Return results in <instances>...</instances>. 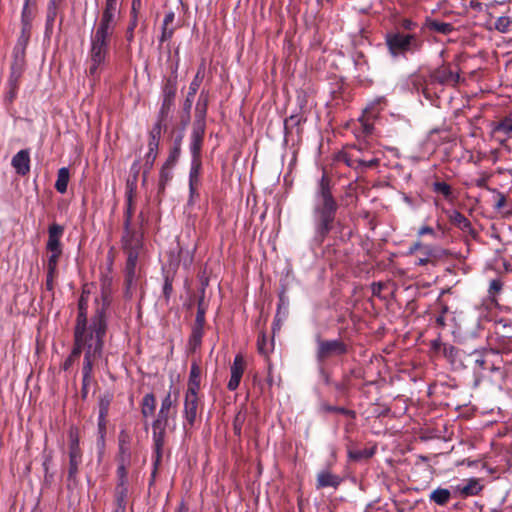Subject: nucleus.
Masks as SVG:
<instances>
[{
	"label": "nucleus",
	"mask_w": 512,
	"mask_h": 512,
	"mask_svg": "<svg viewBox=\"0 0 512 512\" xmlns=\"http://www.w3.org/2000/svg\"><path fill=\"white\" fill-rule=\"evenodd\" d=\"M96 309L90 323L76 322L74 329V346L80 352L84 351L82 375H84V386L92 380V373L95 360L102 357L104 337L107 331L106 311L111 304L110 295L103 291L101 303L96 300Z\"/></svg>",
	"instance_id": "f257e3e1"
},
{
	"label": "nucleus",
	"mask_w": 512,
	"mask_h": 512,
	"mask_svg": "<svg viewBox=\"0 0 512 512\" xmlns=\"http://www.w3.org/2000/svg\"><path fill=\"white\" fill-rule=\"evenodd\" d=\"M339 205L332 193V180L324 172L318 180L312 209L314 234L313 246H321L334 227Z\"/></svg>",
	"instance_id": "f03ea898"
},
{
	"label": "nucleus",
	"mask_w": 512,
	"mask_h": 512,
	"mask_svg": "<svg viewBox=\"0 0 512 512\" xmlns=\"http://www.w3.org/2000/svg\"><path fill=\"white\" fill-rule=\"evenodd\" d=\"M115 28V26L98 22L94 33L91 35L88 76L91 77L93 81L99 79L100 68L106 63L109 54L110 39Z\"/></svg>",
	"instance_id": "7ed1b4c3"
},
{
	"label": "nucleus",
	"mask_w": 512,
	"mask_h": 512,
	"mask_svg": "<svg viewBox=\"0 0 512 512\" xmlns=\"http://www.w3.org/2000/svg\"><path fill=\"white\" fill-rule=\"evenodd\" d=\"M205 134V123L203 120H195L193 122L191 141H190V152L192 155L191 167L189 172V182L199 183V175L201 170V150L204 141Z\"/></svg>",
	"instance_id": "20e7f679"
},
{
	"label": "nucleus",
	"mask_w": 512,
	"mask_h": 512,
	"mask_svg": "<svg viewBox=\"0 0 512 512\" xmlns=\"http://www.w3.org/2000/svg\"><path fill=\"white\" fill-rule=\"evenodd\" d=\"M385 40L393 57L404 56L408 52H416L422 46V41L413 33L405 34L400 31H392L386 34Z\"/></svg>",
	"instance_id": "39448f33"
},
{
	"label": "nucleus",
	"mask_w": 512,
	"mask_h": 512,
	"mask_svg": "<svg viewBox=\"0 0 512 512\" xmlns=\"http://www.w3.org/2000/svg\"><path fill=\"white\" fill-rule=\"evenodd\" d=\"M317 344L315 357L319 365H323L329 359L340 357L348 352L347 344L341 339H323L320 335L315 337Z\"/></svg>",
	"instance_id": "423d86ee"
},
{
	"label": "nucleus",
	"mask_w": 512,
	"mask_h": 512,
	"mask_svg": "<svg viewBox=\"0 0 512 512\" xmlns=\"http://www.w3.org/2000/svg\"><path fill=\"white\" fill-rule=\"evenodd\" d=\"M177 92V76H171L166 79L162 89L163 101L159 110V118L167 119Z\"/></svg>",
	"instance_id": "0eeeda50"
},
{
	"label": "nucleus",
	"mask_w": 512,
	"mask_h": 512,
	"mask_svg": "<svg viewBox=\"0 0 512 512\" xmlns=\"http://www.w3.org/2000/svg\"><path fill=\"white\" fill-rule=\"evenodd\" d=\"M433 82L440 85L456 86L460 81L459 69L454 70L450 64H443L430 75Z\"/></svg>",
	"instance_id": "6e6552de"
},
{
	"label": "nucleus",
	"mask_w": 512,
	"mask_h": 512,
	"mask_svg": "<svg viewBox=\"0 0 512 512\" xmlns=\"http://www.w3.org/2000/svg\"><path fill=\"white\" fill-rule=\"evenodd\" d=\"M167 423L155 422L152 423L153 428V442H154V470L152 476L154 477L157 467L162 458V449L165 443V432Z\"/></svg>",
	"instance_id": "1a4fd4ad"
},
{
	"label": "nucleus",
	"mask_w": 512,
	"mask_h": 512,
	"mask_svg": "<svg viewBox=\"0 0 512 512\" xmlns=\"http://www.w3.org/2000/svg\"><path fill=\"white\" fill-rule=\"evenodd\" d=\"M422 257L418 258L416 264L424 266L429 263L436 265L438 261H442L451 256V252L437 245H427L422 248Z\"/></svg>",
	"instance_id": "9d476101"
},
{
	"label": "nucleus",
	"mask_w": 512,
	"mask_h": 512,
	"mask_svg": "<svg viewBox=\"0 0 512 512\" xmlns=\"http://www.w3.org/2000/svg\"><path fill=\"white\" fill-rule=\"evenodd\" d=\"M486 350L475 349L472 352L463 354L461 365L464 368H471L475 374L480 373L486 369Z\"/></svg>",
	"instance_id": "9b49d317"
},
{
	"label": "nucleus",
	"mask_w": 512,
	"mask_h": 512,
	"mask_svg": "<svg viewBox=\"0 0 512 512\" xmlns=\"http://www.w3.org/2000/svg\"><path fill=\"white\" fill-rule=\"evenodd\" d=\"M204 293L205 289L203 288L202 296L198 300L195 323L192 328L191 340L194 341L195 344H199L201 342L205 325L206 305L204 302Z\"/></svg>",
	"instance_id": "f8f14e48"
},
{
	"label": "nucleus",
	"mask_w": 512,
	"mask_h": 512,
	"mask_svg": "<svg viewBox=\"0 0 512 512\" xmlns=\"http://www.w3.org/2000/svg\"><path fill=\"white\" fill-rule=\"evenodd\" d=\"M122 244L125 251L139 252L142 248V234L131 224L128 227L124 225Z\"/></svg>",
	"instance_id": "ddd939ff"
},
{
	"label": "nucleus",
	"mask_w": 512,
	"mask_h": 512,
	"mask_svg": "<svg viewBox=\"0 0 512 512\" xmlns=\"http://www.w3.org/2000/svg\"><path fill=\"white\" fill-rule=\"evenodd\" d=\"M383 102L382 98H378L375 101L371 102L365 109L364 115L360 118V122L362 124L363 132L366 135H369L373 131V124L370 122V119H374L380 113L381 108H378Z\"/></svg>",
	"instance_id": "4468645a"
},
{
	"label": "nucleus",
	"mask_w": 512,
	"mask_h": 512,
	"mask_svg": "<svg viewBox=\"0 0 512 512\" xmlns=\"http://www.w3.org/2000/svg\"><path fill=\"white\" fill-rule=\"evenodd\" d=\"M127 261L125 266V285L127 293L135 286L136 280V264L139 252L126 251Z\"/></svg>",
	"instance_id": "2eb2a0df"
},
{
	"label": "nucleus",
	"mask_w": 512,
	"mask_h": 512,
	"mask_svg": "<svg viewBox=\"0 0 512 512\" xmlns=\"http://www.w3.org/2000/svg\"><path fill=\"white\" fill-rule=\"evenodd\" d=\"M176 400V397L172 399L171 392H168L161 402V407L154 421L168 424L169 418L176 415Z\"/></svg>",
	"instance_id": "dca6fc26"
},
{
	"label": "nucleus",
	"mask_w": 512,
	"mask_h": 512,
	"mask_svg": "<svg viewBox=\"0 0 512 512\" xmlns=\"http://www.w3.org/2000/svg\"><path fill=\"white\" fill-rule=\"evenodd\" d=\"M119 14L118 0H106L99 22L116 27Z\"/></svg>",
	"instance_id": "f3484780"
},
{
	"label": "nucleus",
	"mask_w": 512,
	"mask_h": 512,
	"mask_svg": "<svg viewBox=\"0 0 512 512\" xmlns=\"http://www.w3.org/2000/svg\"><path fill=\"white\" fill-rule=\"evenodd\" d=\"M245 361L242 355L238 354L235 356L234 361L231 365V377L227 384V388L230 391H234L239 387L242 375L244 373Z\"/></svg>",
	"instance_id": "a211bd4d"
},
{
	"label": "nucleus",
	"mask_w": 512,
	"mask_h": 512,
	"mask_svg": "<svg viewBox=\"0 0 512 512\" xmlns=\"http://www.w3.org/2000/svg\"><path fill=\"white\" fill-rule=\"evenodd\" d=\"M64 227L57 223H53L48 228V241L46 249L49 252L62 251L60 239L63 236Z\"/></svg>",
	"instance_id": "6ab92c4d"
},
{
	"label": "nucleus",
	"mask_w": 512,
	"mask_h": 512,
	"mask_svg": "<svg viewBox=\"0 0 512 512\" xmlns=\"http://www.w3.org/2000/svg\"><path fill=\"white\" fill-rule=\"evenodd\" d=\"M11 164L16 173L25 176L30 171V154L26 149L20 150L12 158Z\"/></svg>",
	"instance_id": "aec40b11"
},
{
	"label": "nucleus",
	"mask_w": 512,
	"mask_h": 512,
	"mask_svg": "<svg viewBox=\"0 0 512 512\" xmlns=\"http://www.w3.org/2000/svg\"><path fill=\"white\" fill-rule=\"evenodd\" d=\"M198 395L186 394L184 400V414L187 423L193 426L197 417Z\"/></svg>",
	"instance_id": "412c9836"
},
{
	"label": "nucleus",
	"mask_w": 512,
	"mask_h": 512,
	"mask_svg": "<svg viewBox=\"0 0 512 512\" xmlns=\"http://www.w3.org/2000/svg\"><path fill=\"white\" fill-rule=\"evenodd\" d=\"M341 481L339 476L332 474L328 470H322L317 474L316 489L319 490L325 487L337 488Z\"/></svg>",
	"instance_id": "4be33fe9"
},
{
	"label": "nucleus",
	"mask_w": 512,
	"mask_h": 512,
	"mask_svg": "<svg viewBox=\"0 0 512 512\" xmlns=\"http://www.w3.org/2000/svg\"><path fill=\"white\" fill-rule=\"evenodd\" d=\"M165 121L166 119H161L158 117L157 122L154 124L151 131L149 132L148 148H154L159 150L162 130H166L167 128Z\"/></svg>",
	"instance_id": "5701e85b"
},
{
	"label": "nucleus",
	"mask_w": 512,
	"mask_h": 512,
	"mask_svg": "<svg viewBox=\"0 0 512 512\" xmlns=\"http://www.w3.org/2000/svg\"><path fill=\"white\" fill-rule=\"evenodd\" d=\"M23 54L24 50L21 51V55L18 53L15 54V61L11 66V73L9 77L10 87H18V82L23 72Z\"/></svg>",
	"instance_id": "b1692460"
},
{
	"label": "nucleus",
	"mask_w": 512,
	"mask_h": 512,
	"mask_svg": "<svg viewBox=\"0 0 512 512\" xmlns=\"http://www.w3.org/2000/svg\"><path fill=\"white\" fill-rule=\"evenodd\" d=\"M200 374V367L196 363H193L190 369L186 394L198 395V391L200 389Z\"/></svg>",
	"instance_id": "393cba45"
},
{
	"label": "nucleus",
	"mask_w": 512,
	"mask_h": 512,
	"mask_svg": "<svg viewBox=\"0 0 512 512\" xmlns=\"http://www.w3.org/2000/svg\"><path fill=\"white\" fill-rule=\"evenodd\" d=\"M82 461L81 449H69V469L68 478L75 479L78 473V467Z\"/></svg>",
	"instance_id": "a878e982"
},
{
	"label": "nucleus",
	"mask_w": 512,
	"mask_h": 512,
	"mask_svg": "<svg viewBox=\"0 0 512 512\" xmlns=\"http://www.w3.org/2000/svg\"><path fill=\"white\" fill-rule=\"evenodd\" d=\"M449 218H450V222L454 226L461 229L462 231L467 232V233L473 232L471 222L459 211H456V210L452 211Z\"/></svg>",
	"instance_id": "bb28decb"
},
{
	"label": "nucleus",
	"mask_w": 512,
	"mask_h": 512,
	"mask_svg": "<svg viewBox=\"0 0 512 512\" xmlns=\"http://www.w3.org/2000/svg\"><path fill=\"white\" fill-rule=\"evenodd\" d=\"M426 27L431 31H435L443 35H448L454 30L451 23L440 22L433 19L426 20Z\"/></svg>",
	"instance_id": "cd10ccee"
},
{
	"label": "nucleus",
	"mask_w": 512,
	"mask_h": 512,
	"mask_svg": "<svg viewBox=\"0 0 512 512\" xmlns=\"http://www.w3.org/2000/svg\"><path fill=\"white\" fill-rule=\"evenodd\" d=\"M88 298L89 291L84 288L78 301V315L76 322H87Z\"/></svg>",
	"instance_id": "c85d7f7f"
},
{
	"label": "nucleus",
	"mask_w": 512,
	"mask_h": 512,
	"mask_svg": "<svg viewBox=\"0 0 512 512\" xmlns=\"http://www.w3.org/2000/svg\"><path fill=\"white\" fill-rule=\"evenodd\" d=\"M156 408V398L153 393L146 394L141 402V413L143 417L152 416Z\"/></svg>",
	"instance_id": "c756f323"
},
{
	"label": "nucleus",
	"mask_w": 512,
	"mask_h": 512,
	"mask_svg": "<svg viewBox=\"0 0 512 512\" xmlns=\"http://www.w3.org/2000/svg\"><path fill=\"white\" fill-rule=\"evenodd\" d=\"M451 498V493L448 489L437 488L430 493L429 499L437 505L444 506Z\"/></svg>",
	"instance_id": "7c9ffc66"
},
{
	"label": "nucleus",
	"mask_w": 512,
	"mask_h": 512,
	"mask_svg": "<svg viewBox=\"0 0 512 512\" xmlns=\"http://www.w3.org/2000/svg\"><path fill=\"white\" fill-rule=\"evenodd\" d=\"M69 177L70 174L68 168L62 167L58 170L57 180L55 182V189L59 193L64 194L67 191Z\"/></svg>",
	"instance_id": "2f4dec72"
},
{
	"label": "nucleus",
	"mask_w": 512,
	"mask_h": 512,
	"mask_svg": "<svg viewBox=\"0 0 512 512\" xmlns=\"http://www.w3.org/2000/svg\"><path fill=\"white\" fill-rule=\"evenodd\" d=\"M173 167L162 165L159 173V184L158 191L159 193H164L166 186L173 178Z\"/></svg>",
	"instance_id": "473e14b6"
},
{
	"label": "nucleus",
	"mask_w": 512,
	"mask_h": 512,
	"mask_svg": "<svg viewBox=\"0 0 512 512\" xmlns=\"http://www.w3.org/2000/svg\"><path fill=\"white\" fill-rule=\"evenodd\" d=\"M63 0H50L47 7L46 15V27L47 29L52 28L53 23L56 19L58 9Z\"/></svg>",
	"instance_id": "72a5a7b5"
},
{
	"label": "nucleus",
	"mask_w": 512,
	"mask_h": 512,
	"mask_svg": "<svg viewBox=\"0 0 512 512\" xmlns=\"http://www.w3.org/2000/svg\"><path fill=\"white\" fill-rule=\"evenodd\" d=\"M158 156V149L148 148V152L144 157V165H143V180H146L148 173L152 170L155 160Z\"/></svg>",
	"instance_id": "f704fd0d"
},
{
	"label": "nucleus",
	"mask_w": 512,
	"mask_h": 512,
	"mask_svg": "<svg viewBox=\"0 0 512 512\" xmlns=\"http://www.w3.org/2000/svg\"><path fill=\"white\" fill-rule=\"evenodd\" d=\"M482 485L480 484L478 479L472 478L468 481V483L459 488L460 493L463 496H474L477 495L482 490Z\"/></svg>",
	"instance_id": "c9c22d12"
},
{
	"label": "nucleus",
	"mask_w": 512,
	"mask_h": 512,
	"mask_svg": "<svg viewBox=\"0 0 512 512\" xmlns=\"http://www.w3.org/2000/svg\"><path fill=\"white\" fill-rule=\"evenodd\" d=\"M512 132V118L505 117L504 119L492 124V133H503L505 135Z\"/></svg>",
	"instance_id": "e433bc0d"
},
{
	"label": "nucleus",
	"mask_w": 512,
	"mask_h": 512,
	"mask_svg": "<svg viewBox=\"0 0 512 512\" xmlns=\"http://www.w3.org/2000/svg\"><path fill=\"white\" fill-rule=\"evenodd\" d=\"M128 489L126 485L117 484L115 490L117 508L122 509V512H125L126 509V497H127Z\"/></svg>",
	"instance_id": "4c0bfd02"
},
{
	"label": "nucleus",
	"mask_w": 512,
	"mask_h": 512,
	"mask_svg": "<svg viewBox=\"0 0 512 512\" xmlns=\"http://www.w3.org/2000/svg\"><path fill=\"white\" fill-rule=\"evenodd\" d=\"M118 441H119V457L123 456V457H125V459H130V451H129V447H128V444L130 441L129 435L125 431L122 430L119 433Z\"/></svg>",
	"instance_id": "58836bf2"
},
{
	"label": "nucleus",
	"mask_w": 512,
	"mask_h": 512,
	"mask_svg": "<svg viewBox=\"0 0 512 512\" xmlns=\"http://www.w3.org/2000/svg\"><path fill=\"white\" fill-rule=\"evenodd\" d=\"M129 460L130 459H125L123 456L119 457V465L117 468L118 484L126 485L127 483L126 464L129 462Z\"/></svg>",
	"instance_id": "ea45409f"
},
{
	"label": "nucleus",
	"mask_w": 512,
	"mask_h": 512,
	"mask_svg": "<svg viewBox=\"0 0 512 512\" xmlns=\"http://www.w3.org/2000/svg\"><path fill=\"white\" fill-rule=\"evenodd\" d=\"M495 29L500 33H507L511 30L512 20L507 16H501L495 21Z\"/></svg>",
	"instance_id": "a19ab883"
},
{
	"label": "nucleus",
	"mask_w": 512,
	"mask_h": 512,
	"mask_svg": "<svg viewBox=\"0 0 512 512\" xmlns=\"http://www.w3.org/2000/svg\"><path fill=\"white\" fill-rule=\"evenodd\" d=\"M127 208L125 211V226H129L131 224L132 216H133V189L130 188L127 192Z\"/></svg>",
	"instance_id": "79ce46f5"
},
{
	"label": "nucleus",
	"mask_w": 512,
	"mask_h": 512,
	"mask_svg": "<svg viewBox=\"0 0 512 512\" xmlns=\"http://www.w3.org/2000/svg\"><path fill=\"white\" fill-rule=\"evenodd\" d=\"M111 400H112V396L109 394L103 395L100 397V399H99V418L107 417Z\"/></svg>",
	"instance_id": "37998d69"
},
{
	"label": "nucleus",
	"mask_w": 512,
	"mask_h": 512,
	"mask_svg": "<svg viewBox=\"0 0 512 512\" xmlns=\"http://www.w3.org/2000/svg\"><path fill=\"white\" fill-rule=\"evenodd\" d=\"M433 191L442 194L446 199H449L452 195L451 186L446 182H435L433 183Z\"/></svg>",
	"instance_id": "c03bdc74"
},
{
	"label": "nucleus",
	"mask_w": 512,
	"mask_h": 512,
	"mask_svg": "<svg viewBox=\"0 0 512 512\" xmlns=\"http://www.w3.org/2000/svg\"><path fill=\"white\" fill-rule=\"evenodd\" d=\"M463 354H465V350L456 348L452 345L444 348V355L453 361L458 359L461 362Z\"/></svg>",
	"instance_id": "a18cd8bd"
},
{
	"label": "nucleus",
	"mask_w": 512,
	"mask_h": 512,
	"mask_svg": "<svg viewBox=\"0 0 512 512\" xmlns=\"http://www.w3.org/2000/svg\"><path fill=\"white\" fill-rule=\"evenodd\" d=\"M207 96H205L203 93L200 94L198 102L196 104V112L199 113V117L196 120H204L205 114H206V107H207Z\"/></svg>",
	"instance_id": "49530a36"
},
{
	"label": "nucleus",
	"mask_w": 512,
	"mask_h": 512,
	"mask_svg": "<svg viewBox=\"0 0 512 512\" xmlns=\"http://www.w3.org/2000/svg\"><path fill=\"white\" fill-rule=\"evenodd\" d=\"M81 355V352L80 350L78 349V347H73L70 355L66 358V360L64 361L63 365H62V368L63 370L67 371L70 369V367H72V365L74 364V362L80 357Z\"/></svg>",
	"instance_id": "de8ad7c7"
},
{
	"label": "nucleus",
	"mask_w": 512,
	"mask_h": 512,
	"mask_svg": "<svg viewBox=\"0 0 512 512\" xmlns=\"http://www.w3.org/2000/svg\"><path fill=\"white\" fill-rule=\"evenodd\" d=\"M51 255L48 258L47 262V271H50L51 273H58L57 271V265L60 256L62 255V251L59 252H50Z\"/></svg>",
	"instance_id": "09e8293b"
},
{
	"label": "nucleus",
	"mask_w": 512,
	"mask_h": 512,
	"mask_svg": "<svg viewBox=\"0 0 512 512\" xmlns=\"http://www.w3.org/2000/svg\"><path fill=\"white\" fill-rule=\"evenodd\" d=\"M180 154L181 150L178 147H172L166 161L164 162V165L174 168L179 160Z\"/></svg>",
	"instance_id": "8fccbe9b"
},
{
	"label": "nucleus",
	"mask_w": 512,
	"mask_h": 512,
	"mask_svg": "<svg viewBox=\"0 0 512 512\" xmlns=\"http://www.w3.org/2000/svg\"><path fill=\"white\" fill-rule=\"evenodd\" d=\"M69 449H80L79 435L76 427H71L69 430Z\"/></svg>",
	"instance_id": "3c124183"
},
{
	"label": "nucleus",
	"mask_w": 512,
	"mask_h": 512,
	"mask_svg": "<svg viewBox=\"0 0 512 512\" xmlns=\"http://www.w3.org/2000/svg\"><path fill=\"white\" fill-rule=\"evenodd\" d=\"M323 408L327 412L340 413V414H343V415L351 416L352 418L355 417V412L354 411L346 409L344 407L325 405Z\"/></svg>",
	"instance_id": "603ef678"
},
{
	"label": "nucleus",
	"mask_w": 512,
	"mask_h": 512,
	"mask_svg": "<svg viewBox=\"0 0 512 512\" xmlns=\"http://www.w3.org/2000/svg\"><path fill=\"white\" fill-rule=\"evenodd\" d=\"M137 26V14H132V18L126 30V39L128 42H132L134 38V30Z\"/></svg>",
	"instance_id": "864d4df0"
},
{
	"label": "nucleus",
	"mask_w": 512,
	"mask_h": 512,
	"mask_svg": "<svg viewBox=\"0 0 512 512\" xmlns=\"http://www.w3.org/2000/svg\"><path fill=\"white\" fill-rule=\"evenodd\" d=\"M304 118L301 115H291L285 120V128L292 129L293 127L299 126Z\"/></svg>",
	"instance_id": "5fc2aeb1"
},
{
	"label": "nucleus",
	"mask_w": 512,
	"mask_h": 512,
	"mask_svg": "<svg viewBox=\"0 0 512 512\" xmlns=\"http://www.w3.org/2000/svg\"><path fill=\"white\" fill-rule=\"evenodd\" d=\"M161 30H162L161 36H160L159 40H160V43H163L172 38L175 28L171 27V26H164V24H162Z\"/></svg>",
	"instance_id": "6e6d98bb"
},
{
	"label": "nucleus",
	"mask_w": 512,
	"mask_h": 512,
	"mask_svg": "<svg viewBox=\"0 0 512 512\" xmlns=\"http://www.w3.org/2000/svg\"><path fill=\"white\" fill-rule=\"evenodd\" d=\"M131 173H132V176H133V182L130 183L128 181L127 183V186L128 188H132L133 189V185H135L136 181H137V178H138V175H139V172H140V162L139 160H136L134 161V163L131 165Z\"/></svg>",
	"instance_id": "4d7b16f0"
},
{
	"label": "nucleus",
	"mask_w": 512,
	"mask_h": 512,
	"mask_svg": "<svg viewBox=\"0 0 512 512\" xmlns=\"http://www.w3.org/2000/svg\"><path fill=\"white\" fill-rule=\"evenodd\" d=\"M172 292H173L172 280L168 276H166L164 285H163V296L167 302L170 299Z\"/></svg>",
	"instance_id": "13d9d810"
},
{
	"label": "nucleus",
	"mask_w": 512,
	"mask_h": 512,
	"mask_svg": "<svg viewBox=\"0 0 512 512\" xmlns=\"http://www.w3.org/2000/svg\"><path fill=\"white\" fill-rule=\"evenodd\" d=\"M386 284L383 282H373L371 284V291L373 296L381 297V291L385 288Z\"/></svg>",
	"instance_id": "bf43d9fd"
},
{
	"label": "nucleus",
	"mask_w": 512,
	"mask_h": 512,
	"mask_svg": "<svg viewBox=\"0 0 512 512\" xmlns=\"http://www.w3.org/2000/svg\"><path fill=\"white\" fill-rule=\"evenodd\" d=\"M199 88V82L197 80V77L191 82L190 84V87H189V92H188V95H187V102L190 101V98H193L194 95L196 94L197 90Z\"/></svg>",
	"instance_id": "052dcab7"
},
{
	"label": "nucleus",
	"mask_w": 512,
	"mask_h": 512,
	"mask_svg": "<svg viewBox=\"0 0 512 512\" xmlns=\"http://www.w3.org/2000/svg\"><path fill=\"white\" fill-rule=\"evenodd\" d=\"M106 435V418L98 417V438H105Z\"/></svg>",
	"instance_id": "680f3d73"
},
{
	"label": "nucleus",
	"mask_w": 512,
	"mask_h": 512,
	"mask_svg": "<svg viewBox=\"0 0 512 512\" xmlns=\"http://www.w3.org/2000/svg\"><path fill=\"white\" fill-rule=\"evenodd\" d=\"M58 273H51L50 271H47V278H46V289L48 291H53L54 289V279L57 276Z\"/></svg>",
	"instance_id": "e2e57ef3"
},
{
	"label": "nucleus",
	"mask_w": 512,
	"mask_h": 512,
	"mask_svg": "<svg viewBox=\"0 0 512 512\" xmlns=\"http://www.w3.org/2000/svg\"><path fill=\"white\" fill-rule=\"evenodd\" d=\"M400 26L403 30L412 31L417 27V24L409 19H403L400 22Z\"/></svg>",
	"instance_id": "0e129e2a"
},
{
	"label": "nucleus",
	"mask_w": 512,
	"mask_h": 512,
	"mask_svg": "<svg viewBox=\"0 0 512 512\" xmlns=\"http://www.w3.org/2000/svg\"><path fill=\"white\" fill-rule=\"evenodd\" d=\"M98 460L101 461L105 451V438L97 439Z\"/></svg>",
	"instance_id": "69168bd1"
},
{
	"label": "nucleus",
	"mask_w": 512,
	"mask_h": 512,
	"mask_svg": "<svg viewBox=\"0 0 512 512\" xmlns=\"http://www.w3.org/2000/svg\"><path fill=\"white\" fill-rule=\"evenodd\" d=\"M335 389L341 393H346L349 387L348 380L345 379L341 383H335Z\"/></svg>",
	"instance_id": "338daca9"
},
{
	"label": "nucleus",
	"mask_w": 512,
	"mask_h": 512,
	"mask_svg": "<svg viewBox=\"0 0 512 512\" xmlns=\"http://www.w3.org/2000/svg\"><path fill=\"white\" fill-rule=\"evenodd\" d=\"M502 288V284L499 280H492L490 282V292L498 293Z\"/></svg>",
	"instance_id": "774afa93"
}]
</instances>
